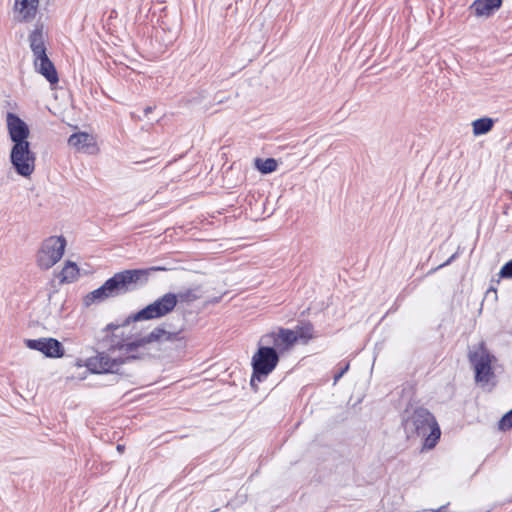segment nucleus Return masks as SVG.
Returning a JSON list of instances; mask_svg holds the SVG:
<instances>
[{"label":"nucleus","mask_w":512,"mask_h":512,"mask_svg":"<svg viewBox=\"0 0 512 512\" xmlns=\"http://www.w3.org/2000/svg\"><path fill=\"white\" fill-rule=\"evenodd\" d=\"M144 346L142 337L127 341L122 335L115 344L108 346L106 351H97L96 355L87 358L85 363H82L81 359H77L75 365L77 367L85 366L91 374L115 375V383H118L120 379L132 376L123 368V365L145 358V353L137 352Z\"/></svg>","instance_id":"nucleus-1"},{"label":"nucleus","mask_w":512,"mask_h":512,"mask_svg":"<svg viewBox=\"0 0 512 512\" xmlns=\"http://www.w3.org/2000/svg\"><path fill=\"white\" fill-rule=\"evenodd\" d=\"M415 393L414 384L406 382L401 386V397L408 398L406 407L400 414L401 427L408 440L421 436L423 437L422 450H431L438 444L441 430L434 415L427 408L416 407L410 413Z\"/></svg>","instance_id":"nucleus-2"},{"label":"nucleus","mask_w":512,"mask_h":512,"mask_svg":"<svg viewBox=\"0 0 512 512\" xmlns=\"http://www.w3.org/2000/svg\"><path fill=\"white\" fill-rule=\"evenodd\" d=\"M177 306V298L175 293L168 292L157 298L152 303L146 305L142 309L131 313L125 320L124 324L133 322L148 321L160 319L170 314Z\"/></svg>","instance_id":"nucleus-3"},{"label":"nucleus","mask_w":512,"mask_h":512,"mask_svg":"<svg viewBox=\"0 0 512 512\" xmlns=\"http://www.w3.org/2000/svg\"><path fill=\"white\" fill-rule=\"evenodd\" d=\"M177 306V298L175 293L168 292L157 298L152 303L146 305L142 309L131 313L125 320L124 324L133 322L148 321L160 319L170 314Z\"/></svg>","instance_id":"nucleus-4"},{"label":"nucleus","mask_w":512,"mask_h":512,"mask_svg":"<svg viewBox=\"0 0 512 512\" xmlns=\"http://www.w3.org/2000/svg\"><path fill=\"white\" fill-rule=\"evenodd\" d=\"M281 356L270 345L262 343L260 339L257 350L252 356L251 367L254 370V379L263 382L277 367Z\"/></svg>","instance_id":"nucleus-5"},{"label":"nucleus","mask_w":512,"mask_h":512,"mask_svg":"<svg viewBox=\"0 0 512 512\" xmlns=\"http://www.w3.org/2000/svg\"><path fill=\"white\" fill-rule=\"evenodd\" d=\"M479 351H470L468 358L474 369V378L476 383H488L494 376L495 371L493 364L497 361L486 347L484 341L478 346Z\"/></svg>","instance_id":"nucleus-6"},{"label":"nucleus","mask_w":512,"mask_h":512,"mask_svg":"<svg viewBox=\"0 0 512 512\" xmlns=\"http://www.w3.org/2000/svg\"><path fill=\"white\" fill-rule=\"evenodd\" d=\"M144 271L126 269L108 278L103 284L109 297H117L133 290L134 285L142 280Z\"/></svg>","instance_id":"nucleus-7"},{"label":"nucleus","mask_w":512,"mask_h":512,"mask_svg":"<svg viewBox=\"0 0 512 512\" xmlns=\"http://www.w3.org/2000/svg\"><path fill=\"white\" fill-rule=\"evenodd\" d=\"M9 159L18 175L29 178L34 173L36 154L31 150L30 142L13 144Z\"/></svg>","instance_id":"nucleus-8"},{"label":"nucleus","mask_w":512,"mask_h":512,"mask_svg":"<svg viewBox=\"0 0 512 512\" xmlns=\"http://www.w3.org/2000/svg\"><path fill=\"white\" fill-rule=\"evenodd\" d=\"M260 339L262 343L270 345V348H273L281 357L290 352L296 345L292 329L282 326L274 327L270 332L263 334Z\"/></svg>","instance_id":"nucleus-9"},{"label":"nucleus","mask_w":512,"mask_h":512,"mask_svg":"<svg viewBox=\"0 0 512 512\" xmlns=\"http://www.w3.org/2000/svg\"><path fill=\"white\" fill-rule=\"evenodd\" d=\"M24 344L30 350L42 353L46 358L58 359L65 355L64 345L53 337L25 339Z\"/></svg>","instance_id":"nucleus-10"},{"label":"nucleus","mask_w":512,"mask_h":512,"mask_svg":"<svg viewBox=\"0 0 512 512\" xmlns=\"http://www.w3.org/2000/svg\"><path fill=\"white\" fill-rule=\"evenodd\" d=\"M6 126L8 135L13 144L29 142L30 130L27 123L18 115L8 112L6 114Z\"/></svg>","instance_id":"nucleus-11"},{"label":"nucleus","mask_w":512,"mask_h":512,"mask_svg":"<svg viewBox=\"0 0 512 512\" xmlns=\"http://www.w3.org/2000/svg\"><path fill=\"white\" fill-rule=\"evenodd\" d=\"M40 0H14L13 20L16 23H31L39 12Z\"/></svg>","instance_id":"nucleus-12"},{"label":"nucleus","mask_w":512,"mask_h":512,"mask_svg":"<svg viewBox=\"0 0 512 512\" xmlns=\"http://www.w3.org/2000/svg\"><path fill=\"white\" fill-rule=\"evenodd\" d=\"M35 70L44 76L50 84H56L59 81L54 64L48 58L47 53L33 56Z\"/></svg>","instance_id":"nucleus-13"},{"label":"nucleus","mask_w":512,"mask_h":512,"mask_svg":"<svg viewBox=\"0 0 512 512\" xmlns=\"http://www.w3.org/2000/svg\"><path fill=\"white\" fill-rule=\"evenodd\" d=\"M33 56L46 53V32L43 23H36L28 36Z\"/></svg>","instance_id":"nucleus-14"},{"label":"nucleus","mask_w":512,"mask_h":512,"mask_svg":"<svg viewBox=\"0 0 512 512\" xmlns=\"http://www.w3.org/2000/svg\"><path fill=\"white\" fill-rule=\"evenodd\" d=\"M66 244L64 236H50L42 242L39 253L44 256H63Z\"/></svg>","instance_id":"nucleus-15"},{"label":"nucleus","mask_w":512,"mask_h":512,"mask_svg":"<svg viewBox=\"0 0 512 512\" xmlns=\"http://www.w3.org/2000/svg\"><path fill=\"white\" fill-rule=\"evenodd\" d=\"M68 144L79 151L90 154L97 149L94 137L86 132L72 134L68 139Z\"/></svg>","instance_id":"nucleus-16"},{"label":"nucleus","mask_w":512,"mask_h":512,"mask_svg":"<svg viewBox=\"0 0 512 512\" xmlns=\"http://www.w3.org/2000/svg\"><path fill=\"white\" fill-rule=\"evenodd\" d=\"M501 4L502 0H474L469 9L477 17L488 18L501 7Z\"/></svg>","instance_id":"nucleus-17"},{"label":"nucleus","mask_w":512,"mask_h":512,"mask_svg":"<svg viewBox=\"0 0 512 512\" xmlns=\"http://www.w3.org/2000/svg\"><path fill=\"white\" fill-rule=\"evenodd\" d=\"M295 344H308L310 340L315 338L314 325L310 321H300L294 329H292Z\"/></svg>","instance_id":"nucleus-18"},{"label":"nucleus","mask_w":512,"mask_h":512,"mask_svg":"<svg viewBox=\"0 0 512 512\" xmlns=\"http://www.w3.org/2000/svg\"><path fill=\"white\" fill-rule=\"evenodd\" d=\"M182 332V329L175 332H170L165 329V336L163 337V342H170L175 345L174 349L177 357L182 356L187 347V339Z\"/></svg>","instance_id":"nucleus-19"},{"label":"nucleus","mask_w":512,"mask_h":512,"mask_svg":"<svg viewBox=\"0 0 512 512\" xmlns=\"http://www.w3.org/2000/svg\"><path fill=\"white\" fill-rule=\"evenodd\" d=\"M80 276V269L75 262L67 260L64 267L57 274L60 284L73 283Z\"/></svg>","instance_id":"nucleus-20"},{"label":"nucleus","mask_w":512,"mask_h":512,"mask_svg":"<svg viewBox=\"0 0 512 512\" xmlns=\"http://www.w3.org/2000/svg\"><path fill=\"white\" fill-rule=\"evenodd\" d=\"M109 297L104 284L97 289L87 293L83 298V305L89 307L94 303H101L107 300Z\"/></svg>","instance_id":"nucleus-21"},{"label":"nucleus","mask_w":512,"mask_h":512,"mask_svg":"<svg viewBox=\"0 0 512 512\" xmlns=\"http://www.w3.org/2000/svg\"><path fill=\"white\" fill-rule=\"evenodd\" d=\"M494 126V120L489 117L476 119L472 122L473 134L475 136L484 135L491 131Z\"/></svg>","instance_id":"nucleus-22"},{"label":"nucleus","mask_w":512,"mask_h":512,"mask_svg":"<svg viewBox=\"0 0 512 512\" xmlns=\"http://www.w3.org/2000/svg\"><path fill=\"white\" fill-rule=\"evenodd\" d=\"M278 163L274 158H256L255 167L263 174L272 173L277 169Z\"/></svg>","instance_id":"nucleus-23"},{"label":"nucleus","mask_w":512,"mask_h":512,"mask_svg":"<svg viewBox=\"0 0 512 512\" xmlns=\"http://www.w3.org/2000/svg\"><path fill=\"white\" fill-rule=\"evenodd\" d=\"M165 336V328L163 325H159L154 328L149 334L145 336H141L145 345L153 343V342H163V337Z\"/></svg>","instance_id":"nucleus-24"},{"label":"nucleus","mask_w":512,"mask_h":512,"mask_svg":"<svg viewBox=\"0 0 512 512\" xmlns=\"http://www.w3.org/2000/svg\"><path fill=\"white\" fill-rule=\"evenodd\" d=\"M200 290V286H197L195 289H187L186 291H180L175 293L177 298V303L186 302L191 303L200 298V295L196 294V291Z\"/></svg>","instance_id":"nucleus-25"},{"label":"nucleus","mask_w":512,"mask_h":512,"mask_svg":"<svg viewBox=\"0 0 512 512\" xmlns=\"http://www.w3.org/2000/svg\"><path fill=\"white\" fill-rule=\"evenodd\" d=\"M135 270H146L143 273V277H144V281L143 282H147V276L151 272H156V271H172V270H189V271H192V269L185 268V267H168V266H152V267H149V268H136Z\"/></svg>","instance_id":"nucleus-26"},{"label":"nucleus","mask_w":512,"mask_h":512,"mask_svg":"<svg viewBox=\"0 0 512 512\" xmlns=\"http://www.w3.org/2000/svg\"><path fill=\"white\" fill-rule=\"evenodd\" d=\"M497 426L498 430L501 432H507L512 429V408L502 415Z\"/></svg>","instance_id":"nucleus-27"},{"label":"nucleus","mask_w":512,"mask_h":512,"mask_svg":"<svg viewBox=\"0 0 512 512\" xmlns=\"http://www.w3.org/2000/svg\"><path fill=\"white\" fill-rule=\"evenodd\" d=\"M350 369V361H341L338 364V369L333 376V385H336L337 382L349 371Z\"/></svg>","instance_id":"nucleus-28"},{"label":"nucleus","mask_w":512,"mask_h":512,"mask_svg":"<svg viewBox=\"0 0 512 512\" xmlns=\"http://www.w3.org/2000/svg\"><path fill=\"white\" fill-rule=\"evenodd\" d=\"M498 275L502 279H512V258L501 267Z\"/></svg>","instance_id":"nucleus-29"},{"label":"nucleus","mask_w":512,"mask_h":512,"mask_svg":"<svg viewBox=\"0 0 512 512\" xmlns=\"http://www.w3.org/2000/svg\"><path fill=\"white\" fill-rule=\"evenodd\" d=\"M455 259L456 258H447V260L444 261L443 263H440V264L432 266L427 272L423 273V275H421L419 278L422 279V278H424L426 276H429V275L435 273L439 269L450 265Z\"/></svg>","instance_id":"nucleus-30"},{"label":"nucleus","mask_w":512,"mask_h":512,"mask_svg":"<svg viewBox=\"0 0 512 512\" xmlns=\"http://www.w3.org/2000/svg\"><path fill=\"white\" fill-rule=\"evenodd\" d=\"M405 297H406V295H405L404 291L399 293L398 296L396 297L394 303L392 304V306L387 311V314L396 312L400 308L402 303L404 302Z\"/></svg>","instance_id":"nucleus-31"},{"label":"nucleus","mask_w":512,"mask_h":512,"mask_svg":"<svg viewBox=\"0 0 512 512\" xmlns=\"http://www.w3.org/2000/svg\"><path fill=\"white\" fill-rule=\"evenodd\" d=\"M128 325L129 324H124V321L122 323L111 322L105 326V328L103 329V332H106V334L115 333V331L118 330L120 327H126Z\"/></svg>","instance_id":"nucleus-32"},{"label":"nucleus","mask_w":512,"mask_h":512,"mask_svg":"<svg viewBox=\"0 0 512 512\" xmlns=\"http://www.w3.org/2000/svg\"><path fill=\"white\" fill-rule=\"evenodd\" d=\"M62 258H38L39 264L44 265L46 268L54 266Z\"/></svg>","instance_id":"nucleus-33"},{"label":"nucleus","mask_w":512,"mask_h":512,"mask_svg":"<svg viewBox=\"0 0 512 512\" xmlns=\"http://www.w3.org/2000/svg\"><path fill=\"white\" fill-rule=\"evenodd\" d=\"M120 338H121V336L119 337L116 333H108V334H105V336L102 338L101 342L102 343L108 342L109 346H110L111 344H115V342H117Z\"/></svg>","instance_id":"nucleus-34"},{"label":"nucleus","mask_w":512,"mask_h":512,"mask_svg":"<svg viewBox=\"0 0 512 512\" xmlns=\"http://www.w3.org/2000/svg\"><path fill=\"white\" fill-rule=\"evenodd\" d=\"M489 297H492V299H493L494 301H496V300H497V289H496V288H494V287H492V286H491V287L486 291V293H485V297H484V300L488 299Z\"/></svg>","instance_id":"nucleus-35"},{"label":"nucleus","mask_w":512,"mask_h":512,"mask_svg":"<svg viewBox=\"0 0 512 512\" xmlns=\"http://www.w3.org/2000/svg\"><path fill=\"white\" fill-rule=\"evenodd\" d=\"M222 298H223V295L215 296V297L209 298V299H207V300L205 301L204 306L218 304V303H220V302H221Z\"/></svg>","instance_id":"nucleus-36"},{"label":"nucleus","mask_w":512,"mask_h":512,"mask_svg":"<svg viewBox=\"0 0 512 512\" xmlns=\"http://www.w3.org/2000/svg\"><path fill=\"white\" fill-rule=\"evenodd\" d=\"M258 379H254V370H252L251 378H250V386L254 392L258 391Z\"/></svg>","instance_id":"nucleus-37"},{"label":"nucleus","mask_w":512,"mask_h":512,"mask_svg":"<svg viewBox=\"0 0 512 512\" xmlns=\"http://www.w3.org/2000/svg\"><path fill=\"white\" fill-rule=\"evenodd\" d=\"M449 504H450V503H447V504L442 505V506H440L439 508H437V509H433V510H431V511H432V512H447V508H448Z\"/></svg>","instance_id":"nucleus-38"},{"label":"nucleus","mask_w":512,"mask_h":512,"mask_svg":"<svg viewBox=\"0 0 512 512\" xmlns=\"http://www.w3.org/2000/svg\"><path fill=\"white\" fill-rule=\"evenodd\" d=\"M429 260H430V258H427V260H426L425 262H423V263H419V264L417 265V270H423V269H424V267H425V265H426V264H428Z\"/></svg>","instance_id":"nucleus-39"},{"label":"nucleus","mask_w":512,"mask_h":512,"mask_svg":"<svg viewBox=\"0 0 512 512\" xmlns=\"http://www.w3.org/2000/svg\"><path fill=\"white\" fill-rule=\"evenodd\" d=\"M152 110H153V108H152L151 106H147V107L144 109V113H145L146 115H148L149 113H151V112H152Z\"/></svg>","instance_id":"nucleus-40"},{"label":"nucleus","mask_w":512,"mask_h":512,"mask_svg":"<svg viewBox=\"0 0 512 512\" xmlns=\"http://www.w3.org/2000/svg\"><path fill=\"white\" fill-rule=\"evenodd\" d=\"M57 292H58V289H56V288H55V289H53V290L48 294V299L50 300V299H51V297H52V295H53V294H55V293H57Z\"/></svg>","instance_id":"nucleus-41"},{"label":"nucleus","mask_w":512,"mask_h":512,"mask_svg":"<svg viewBox=\"0 0 512 512\" xmlns=\"http://www.w3.org/2000/svg\"><path fill=\"white\" fill-rule=\"evenodd\" d=\"M116 448H117V450H118L119 452H122V451H124V448H125V447H124V445L118 444Z\"/></svg>","instance_id":"nucleus-42"},{"label":"nucleus","mask_w":512,"mask_h":512,"mask_svg":"<svg viewBox=\"0 0 512 512\" xmlns=\"http://www.w3.org/2000/svg\"><path fill=\"white\" fill-rule=\"evenodd\" d=\"M508 503H512V497L507 500Z\"/></svg>","instance_id":"nucleus-43"}]
</instances>
